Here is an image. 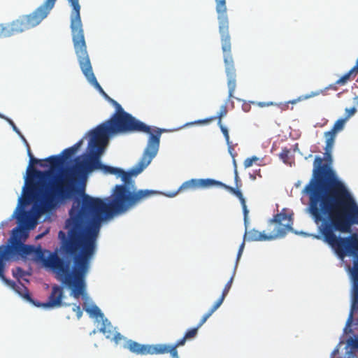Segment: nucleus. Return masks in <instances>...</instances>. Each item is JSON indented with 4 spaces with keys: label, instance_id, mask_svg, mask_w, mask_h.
I'll return each mask as SVG.
<instances>
[{
    "label": "nucleus",
    "instance_id": "obj_15",
    "mask_svg": "<svg viewBox=\"0 0 358 358\" xmlns=\"http://www.w3.org/2000/svg\"><path fill=\"white\" fill-rule=\"evenodd\" d=\"M63 289L59 285H55L52 287L51 293L48 297V300L45 303H34L36 306L43 308L59 307L62 305L63 298Z\"/></svg>",
    "mask_w": 358,
    "mask_h": 358
},
{
    "label": "nucleus",
    "instance_id": "obj_1",
    "mask_svg": "<svg viewBox=\"0 0 358 358\" xmlns=\"http://www.w3.org/2000/svg\"><path fill=\"white\" fill-rule=\"evenodd\" d=\"M164 129H154L138 164L129 171L101 164L106 143L88 145L85 159L78 157L74 164L58 175L44 194L41 212L53 209L59 201L78 194L71 206L77 224H83L90 238L97 241L101 223L115 215L125 213L157 192L134 189L132 176L141 173L157 155Z\"/></svg>",
    "mask_w": 358,
    "mask_h": 358
},
{
    "label": "nucleus",
    "instance_id": "obj_43",
    "mask_svg": "<svg viewBox=\"0 0 358 358\" xmlns=\"http://www.w3.org/2000/svg\"><path fill=\"white\" fill-rule=\"evenodd\" d=\"M206 322V320H205L203 317L201 318V321L199 322V323L198 324V325L196 326V327H198L199 329Z\"/></svg>",
    "mask_w": 358,
    "mask_h": 358
},
{
    "label": "nucleus",
    "instance_id": "obj_3",
    "mask_svg": "<svg viewBox=\"0 0 358 358\" xmlns=\"http://www.w3.org/2000/svg\"><path fill=\"white\" fill-rule=\"evenodd\" d=\"M324 136V155L315 156L311 178L302 194L308 197V210L317 226V234L313 237L327 243L336 253V171L332 157L336 123Z\"/></svg>",
    "mask_w": 358,
    "mask_h": 358
},
{
    "label": "nucleus",
    "instance_id": "obj_19",
    "mask_svg": "<svg viewBox=\"0 0 358 358\" xmlns=\"http://www.w3.org/2000/svg\"><path fill=\"white\" fill-rule=\"evenodd\" d=\"M357 112L355 107H351L345 109L344 118L337 120V132L343 129L344 124Z\"/></svg>",
    "mask_w": 358,
    "mask_h": 358
},
{
    "label": "nucleus",
    "instance_id": "obj_11",
    "mask_svg": "<svg viewBox=\"0 0 358 358\" xmlns=\"http://www.w3.org/2000/svg\"><path fill=\"white\" fill-rule=\"evenodd\" d=\"M73 47L80 67L86 77L88 82L92 84L100 93L105 97L107 94L101 86L99 85L93 73L91 62L87 51V45L85 39L84 31L79 36H76V41L73 42Z\"/></svg>",
    "mask_w": 358,
    "mask_h": 358
},
{
    "label": "nucleus",
    "instance_id": "obj_35",
    "mask_svg": "<svg viewBox=\"0 0 358 358\" xmlns=\"http://www.w3.org/2000/svg\"><path fill=\"white\" fill-rule=\"evenodd\" d=\"M252 103L253 104H255L259 107H266V106H274V105H276V103L272 102V101H270V102H252Z\"/></svg>",
    "mask_w": 358,
    "mask_h": 358
},
{
    "label": "nucleus",
    "instance_id": "obj_13",
    "mask_svg": "<svg viewBox=\"0 0 358 358\" xmlns=\"http://www.w3.org/2000/svg\"><path fill=\"white\" fill-rule=\"evenodd\" d=\"M75 153L73 152L71 148L64 149L60 155H52L46 158L44 161L49 163L50 170L52 171L60 169L66 161L70 159Z\"/></svg>",
    "mask_w": 358,
    "mask_h": 358
},
{
    "label": "nucleus",
    "instance_id": "obj_27",
    "mask_svg": "<svg viewBox=\"0 0 358 358\" xmlns=\"http://www.w3.org/2000/svg\"><path fill=\"white\" fill-rule=\"evenodd\" d=\"M24 271L20 267H17L15 269H13V276L20 281V279L25 275Z\"/></svg>",
    "mask_w": 358,
    "mask_h": 358
},
{
    "label": "nucleus",
    "instance_id": "obj_8",
    "mask_svg": "<svg viewBox=\"0 0 358 358\" xmlns=\"http://www.w3.org/2000/svg\"><path fill=\"white\" fill-rule=\"evenodd\" d=\"M358 225V206L344 183L337 178V231L351 232Z\"/></svg>",
    "mask_w": 358,
    "mask_h": 358
},
{
    "label": "nucleus",
    "instance_id": "obj_6",
    "mask_svg": "<svg viewBox=\"0 0 358 358\" xmlns=\"http://www.w3.org/2000/svg\"><path fill=\"white\" fill-rule=\"evenodd\" d=\"M215 10L217 14L218 29L220 35L222 50L223 52L225 71L229 88V100L234 97L236 87V70L231 54V42L229 34V22L227 15L226 0H215Z\"/></svg>",
    "mask_w": 358,
    "mask_h": 358
},
{
    "label": "nucleus",
    "instance_id": "obj_46",
    "mask_svg": "<svg viewBox=\"0 0 358 358\" xmlns=\"http://www.w3.org/2000/svg\"><path fill=\"white\" fill-rule=\"evenodd\" d=\"M296 102V100H294V101H289V103H295Z\"/></svg>",
    "mask_w": 358,
    "mask_h": 358
},
{
    "label": "nucleus",
    "instance_id": "obj_24",
    "mask_svg": "<svg viewBox=\"0 0 358 358\" xmlns=\"http://www.w3.org/2000/svg\"><path fill=\"white\" fill-rule=\"evenodd\" d=\"M86 312L88 313L90 315L96 317H99L101 320H103L104 318L103 314L101 313V310L96 306H93L91 308H87L85 309Z\"/></svg>",
    "mask_w": 358,
    "mask_h": 358
},
{
    "label": "nucleus",
    "instance_id": "obj_5",
    "mask_svg": "<svg viewBox=\"0 0 358 358\" xmlns=\"http://www.w3.org/2000/svg\"><path fill=\"white\" fill-rule=\"evenodd\" d=\"M56 1L57 0H45L43 3L31 13L22 15L17 20L13 21L5 28L6 34L10 35L16 34L37 26L50 13V10L55 6ZM68 1L72 7L70 16V27L73 43L76 39V36H79L83 31L80 17L81 7L79 3V0Z\"/></svg>",
    "mask_w": 358,
    "mask_h": 358
},
{
    "label": "nucleus",
    "instance_id": "obj_18",
    "mask_svg": "<svg viewBox=\"0 0 358 358\" xmlns=\"http://www.w3.org/2000/svg\"><path fill=\"white\" fill-rule=\"evenodd\" d=\"M347 358H358V338H350L347 341Z\"/></svg>",
    "mask_w": 358,
    "mask_h": 358
},
{
    "label": "nucleus",
    "instance_id": "obj_40",
    "mask_svg": "<svg viewBox=\"0 0 358 358\" xmlns=\"http://www.w3.org/2000/svg\"><path fill=\"white\" fill-rule=\"evenodd\" d=\"M213 314V313L212 311H210V310H208V311L205 313L203 315V318L207 321V320Z\"/></svg>",
    "mask_w": 358,
    "mask_h": 358
},
{
    "label": "nucleus",
    "instance_id": "obj_20",
    "mask_svg": "<svg viewBox=\"0 0 358 358\" xmlns=\"http://www.w3.org/2000/svg\"><path fill=\"white\" fill-rule=\"evenodd\" d=\"M101 320V327H100L99 330L108 339V338L112 337V334L115 331V329L111 323L108 320V319L103 318Z\"/></svg>",
    "mask_w": 358,
    "mask_h": 358
},
{
    "label": "nucleus",
    "instance_id": "obj_32",
    "mask_svg": "<svg viewBox=\"0 0 358 358\" xmlns=\"http://www.w3.org/2000/svg\"><path fill=\"white\" fill-rule=\"evenodd\" d=\"M0 117L6 120L9 123V124L13 127V129L17 134H20V131L18 130L17 127H16V125L12 120L1 114H0Z\"/></svg>",
    "mask_w": 358,
    "mask_h": 358
},
{
    "label": "nucleus",
    "instance_id": "obj_34",
    "mask_svg": "<svg viewBox=\"0 0 358 358\" xmlns=\"http://www.w3.org/2000/svg\"><path fill=\"white\" fill-rule=\"evenodd\" d=\"M241 203L242 205L243 215H244V222H245V224L247 225V223H248V215L249 211H248V210L247 208L245 201H244V203Z\"/></svg>",
    "mask_w": 358,
    "mask_h": 358
},
{
    "label": "nucleus",
    "instance_id": "obj_33",
    "mask_svg": "<svg viewBox=\"0 0 358 358\" xmlns=\"http://www.w3.org/2000/svg\"><path fill=\"white\" fill-rule=\"evenodd\" d=\"M73 310L76 313V316L78 319H80L83 315V311L80 305L73 304Z\"/></svg>",
    "mask_w": 358,
    "mask_h": 358
},
{
    "label": "nucleus",
    "instance_id": "obj_28",
    "mask_svg": "<svg viewBox=\"0 0 358 358\" xmlns=\"http://www.w3.org/2000/svg\"><path fill=\"white\" fill-rule=\"evenodd\" d=\"M124 338L123 336L121 335L120 333L114 331L112 334V337L108 338V339H110L111 341H113L116 344H118L122 340H123Z\"/></svg>",
    "mask_w": 358,
    "mask_h": 358
},
{
    "label": "nucleus",
    "instance_id": "obj_36",
    "mask_svg": "<svg viewBox=\"0 0 358 358\" xmlns=\"http://www.w3.org/2000/svg\"><path fill=\"white\" fill-rule=\"evenodd\" d=\"M234 173H235L234 180H235L236 187H237L238 189H240L241 187L242 186V182H241V179L238 177V172H237L236 169H235Z\"/></svg>",
    "mask_w": 358,
    "mask_h": 358
},
{
    "label": "nucleus",
    "instance_id": "obj_38",
    "mask_svg": "<svg viewBox=\"0 0 358 358\" xmlns=\"http://www.w3.org/2000/svg\"><path fill=\"white\" fill-rule=\"evenodd\" d=\"M187 340L185 336H183L182 338L179 339L174 345H172L173 346H176V348H178L179 346L184 345Z\"/></svg>",
    "mask_w": 358,
    "mask_h": 358
},
{
    "label": "nucleus",
    "instance_id": "obj_26",
    "mask_svg": "<svg viewBox=\"0 0 358 358\" xmlns=\"http://www.w3.org/2000/svg\"><path fill=\"white\" fill-rule=\"evenodd\" d=\"M198 330H199V328L198 327H194V328H192L190 329H188L184 336L186 338V339L188 341V340H192L193 338H194L197 334H198Z\"/></svg>",
    "mask_w": 358,
    "mask_h": 358
},
{
    "label": "nucleus",
    "instance_id": "obj_4",
    "mask_svg": "<svg viewBox=\"0 0 358 358\" xmlns=\"http://www.w3.org/2000/svg\"><path fill=\"white\" fill-rule=\"evenodd\" d=\"M105 98L115 108V112L109 120L92 131L89 145L107 143L110 136L119 134L142 132L151 134L154 129H157L151 128L126 112L120 103L108 94H105Z\"/></svg>",
    "mask_w": 358,
    "mask_h": 358
},
{
    "label": "nucleus",
    "instance_id": "obj_39",
    "mask_svg": "<svg viewBox=\"0 0 358 358\" xmlns=\"http://www.w3.org/2000/svg\"><path fill=\"white\" fill-rule=\"evenodd\" d=\"M242 108L244 112L245 113H248L250 110L251 109V106L250 103H244L243 105H242Z\"/></svg>",
    "mask_w": 358,
    "mask_h": 358
},
{
    "label": "nucleus",
    "instance_id": "obj_17",
    "mask_svg": "<svg viewBox=\"0 0 358 358\" xmlns=\"http://www.w3.org/2000/svg\"><path fill=\"white\" fill-rule=\"evenodd\" d=\"M166 353H170L172 358H179L176 346L169 344H157L155 355H163Z\"/></svg>",
    "mask_w": 358,
    "mask_h": 358
},
{
    "label": "nucleus",
    "instance_id": "obj_21",
    "mask_svg": "<svg viewBox=\"0 0 358 358\" xmlns=\"http://www.w3.org/2000/svg\"><path fill=\"white\" fill-rule=\"evenodd\" d=\"M227 114V105L224 104L220 107V111L218 113V114L216 117H211L209 119L198 120V121L195 122V123H207V122H209L217 118L218 119L217 124L221 125L222 118L223 117H224Z\"/></svg>",
    "mask_w": 358,
    "mask_h": 358
},
{
    "label": "nucleus",
    "instance_id": "obj_14",
    "mask_svg": "<svg viewBox=\"0 0 358 358\" xmlns=\"http://www.w3.org/2000/svg\"><path fill=\"white\" fill-rule=\"evenodd\" d=\"M124 347L125 348H127L131 352L134 353L136 355H155L157 344L143 345L132 340H128L126 341Z\"/></svg>",
    "mask_w": 358,
    "mask_h": 358
},
{
    "label": "nucleus",
    "instance_id": "obj_30",
    "mask_svg": "<svg viewBox=\"0 0 358 358\" xmlns=\"http://www.w3.org/2000/svg\"><path fill=\"white\" fill-rule=\"evenodd\" d=\"M224 297L223 296H220V297L215 302V303L213 305V306L209 309L210 311L214 313L216 311L220 306L222 304Z\"/></svg>",
    "mask_w": 358,
    "mask_h": 358
},
{
    "label": "nucleus",
    "instance_id": "obj_12",
    "mask_svg": "<svg viewBox=\"0 0 358 358\" xmlns=\"http://www.w3.org/2000/svg\"><path fill=\"white\" fill-rule=\"evenodd\" d=\"M212 186H218L225 189L238 197L241 203H244V201H245L242 192L240 191V189H238L237 187H232L220 181H217L211 178L191 179L183 182L180 187L179 191L196 189L198 188H206Z\"/></svg>",
    "mask_w": 358,
    "mask_h": 358
},
{
    "label": "nucleus",
    "instance_id": "obj_44",
    "mask_svg": "<svg viewBox=\"0 0 358 358\" xmlns=\"http://www.w3.org/2000/svg\"><path fill=\"white\" fill-rule=\"evenodd\" d=\"M334 355H336V349H334L331 354V358H334Z\"/></svg>",
    "mask_w": 358,
    "mask_h": 358
},
{
    "label": "nucleus",
    "instance_id": "obj_25",
    "mask_svg": "<svg viewBox=\"0 0 358 358\" xmlns=\"http://www.w3.org/2000/svg\"><path fill=\"white\" fill-rule=\"evenodd\" d=\"M262 160L256 157V156H252L251 157H249V158H247L245 159L244 162H243V166L245 169L247 168H249L250 166H252L254 164H259V162H261Z\"/></svg>",
    "mask_w": 358,
    "mask_h": 358
},
{
    "label": "nucleus",
    "instance_id": "obj_9",
    "mask_svg": "<svg viewBox=\"0 0 358 358\" xmlns=\"http://www.w3.org/2000/svg\"><path fill=\"white\" fill-rule=\"evenodd\" d=\"M293 219L292 215L286 213V209L276 214L272 220H270V226L273 225V229L268 234L264 231L261 232L258 230L252 229L248 231L247 230L245 232L243 241L241 244L238 254L237 260L240 259L244 247L245 241H266L274 240L278 238L284 237L287 233L292 230Z\"/></svg>",
    "mask_w": 358,
    "mask_h": 358
},
{
    "label": "nucleus",
    "instance_id": "obj_2",
    "mask_svg": "<svg viewBox=\"0 0 358 358\" xmlns=\"http://www.w3.org/2000/svg\"><path fill=\"white\" fill-rule=\"evenodd\" d=\"M69 214V217L66 221L67 235L63 231H59L58 237L63 250L73 259L72 270H70L69 261L60 258L57 253L43 250L40 245L35 247L17 242L12 245L0 246V275L5 271L6 262L13 259L15 255L23 258L31 257L51 270L58 280L71 287V294L75 299L84 296L85 278L96 251V242L94 240L93 243L90 239L88 230L83 224H77L71 208Z\"/></svg>",
    "mask_w": 358,
    "mask_h": 358
},
{
    "label": "nucleus",
    "instance_id": "obj_41",
    "mask_svg": "<svg viewBox=\"0 0 358 358\" xmlns=\"http://www.w3.org/2000/svg\"><path fill=\"white\" fill-rule=\"evenodd\" d=\"M228 149L230 155L232 156V157H234V155L233 154V152L234 150V148L233 145H231V142L229 141V145H228Z\"/></svg>",
    "mask_w": 358,
    "mask_h": 358
},
{
    "label": "nucleus",
    "instance_id": "obj_31",
    "mask_svg": "<svg viewBox=\"0 0 358 358\" xmlns=\"http://www.w3.org/2000/svg\"><path fill=\"white\" fill-rule=\"evenodd\" d=\"M218 126L220 127V130L222 132V134L225 138L227 144L229 145L230 140H229V135L228 129L222 124V123H221V125H218Z\"/></svg>",
    "mask_w": 358,
    "mask_h": 358
},
{
    "label": "nucleus",
    "instance_id": "obj_45",
    "mask_svg": "<svg viewBox=\"0 0 358 358\" xmlns=\"http://www.w3.org/2000/svg\"><path fill=\"white\" fill-rule=\"evenodd\" d=\"M355 101L356 104L358 105V95L355 97Z\"/></svg>",
    "mask_w": 358,
    "mask_h": 358
},
{
    "label": "nucleus",
    "instance_id": "obj_37",
    "mask_svg": "<svg viewBox=\"0 0 358 358\" xmlns=\"http://www.w3.org/2000/svg\"><path fill=\"white\" fill-rule=\"evenodd\" d=\"M82 144H83V140L81 139L70 148H71L73 152L76 154V152L78 150V149L80 148Z\"/></svg>",
    "mask_w": 358,
    "mask_h": 358
},
{
    "label": "nucleus",
    "instance_id": "obj_23",
    "mask_svg": "<svg viewBox=\"0 0 358 358\" xmlns=\"http://www.w3.org/2000/svg\"><path fill=\"white\" fill-rule=\"evenodd\" d=\"M279 157L285 164L291 165L290 150L289 148H282Z\"/></svg>",
    "mask_w": 358,
    "mask_h": 358
},
{
    "label": "nucleus",
    "instance_id": "obj_16",
    "mask_svg": "<svg viewBox=\"0 0 358 358\" xmlns=\"http://www.w3.org/2000/svg\"><path fill=\"white\" fill-rule=\"evenodd\" d=\"M5 271H3V275H0V278L8 285H9L13 289H14L20 296H22L24 299H27L28 301L35 303L34 300L31 299V296L29 292V289L27 287H25L22 282L20 281L18 283H15V282L8 280L6 278L4 275Z\"/></svg>",
    "mask_w": 358,
    "mask_h": 358
},
{
    "label": "nucleus",
    "instance_id": "obj_29",
    "mask_svg": "<svg viewBox=\"0 0 358 358\" xmlns=\"http://www.w3.org/2000/svg\"><path fill=\"white\" fill-rule=\"evenodd\" d=\"M233 280H234V276H232L230 278V280L227 282V284L225 285V286L223 289L221 296H223L224 298L227 296V295L228 294V293L231 287Z\"/></svg>",
    "mask_w": 358,
    "mask_h": 358
},
{
    "label": "nucleus",
    "instance_id": "obj_10",
    "mask_svg": "<svg viewBox=\"0 0 358 358\" xmlns=\"http://www.w3.org/2000/svg\"><path fill=\"white\" fill-rule=\"evenodd\" d=\"M343 253L352 258V277L354 281L352 311L347 322L345 331L350 326L352 320V312L358 306V236L352 234L346 238L337 237V255L343 257Z\"/></svg>",
    "mask_w": 358,
    "mask_h": 358
},
{
    "label": "nucleus",
    "instance_id": "obj_22",
    "mask_svg": "<svg viewBox=\"0 0 358 358\" xmlns=\"http://www.w3.org/2000/svg\"><path fill=\"white\" fill-rule=\"evenodd\" d=\"M357 76V73L352 68L348 73L341 76L337 80V84L345 85L348 81L354 79Z\"/></svg>",
    "mask_w": 358,
    "mask_h": 358
},
{
    "label": "nucleus",
    "instance_id": "obj_7",
    "mask_svg": "<svg viewBox=\"0 0 358 358\" xmlns=\"http://www.w3.org/2000/svg\"><path fill=\"white\" fill-rule=\"evenodd\" d=\"M40 164V166L43 167L48 166L47 164L42 163L41 160L37 159L34 157L29 158V165L27 169V172L29 178L28 180H27L26 185L24 187V197L20 198L19 201L21 205H25L29 203L31 201V200H35L36 203L34 204V208H35L36 212L38 215H41L45 213H47V211L41 212V206L43 203L44 194L46 192V190L50 188L51 184L55 180L56 177L60 174L63 169H62L60 172L55 176L54 180L49 184V185L47 186L44 189H43L40 188L39 182H35L31 178L33 177L38 179H43L45 177H49L51 175L52 171H38L33 166L34 164ZM69 167H67V169ZM64 170H65V169H64ZM51 210L52 209H50V210Z\"/></svg>",
    "mask_w": 358,
    "mask_h": 358
},
{
    "label": "nucleus",
    "instance_id": "obj_42",
    "mask_svg": "<svg viewBox=\"0 0 358 358\" xmlns=\"http://www.w3.org/2000/svg\"><path fill=\"white\" fill-rule=\"evenodd\" d=\"M26 143H27V154H28L29 157L30 158L31 157H34L32 153H31L30 147H29V144L27 143V141H26Z\"/></svg>",
    "mask_w": 358,
    "mask_h": 358
}]
</instances>
